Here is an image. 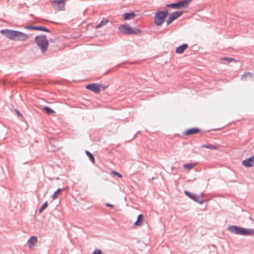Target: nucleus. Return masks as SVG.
<instances>
[{
	"instance_id": "nucleus-1",
	"label": "nucleus",
	"mask_w": 254,
	"mask_h": 254,
	"mask_svg": "<svg viewBox=\"0 0 254 254\" xmlns=\"http://www.w3.org/2000/svg\"><path fill=\"white\" fill-rule=\"evenodd\" d=\"M0 33L9 39L15 41H25L29 38V35L19 31L4 29L0 31Z\"/></svg>"
},
{
	"instance_id": "nucleus-2",
	"label": "nucleus",
	"mask_w": 254,
	"mask_h": 254,
	"mask_svg": "<svg viewBox=\"0 0 254 254\" xmlns=\"http://www.w3.org/2000/svg\"><path fill=\"white\" fill-rule=\"evenodd\" d=\"M118 30L122 34L127 35H138L141 33V29L131 27L127 23L120 25L118 27Z\"/></svg>"
},
{
	"instance_id": "nucleus-3",
	"label": "nucleus",
	"mask_w": 254,
	"mask_h": 254,
	"mask_svg": "<svg viewBox=\"0 0 254 254\" xmlns=\"http://www.w3.org/2000/svg\"><path fill=\"white\" fill-rule=\"evenodd\" d=\"M34 40L41 52L43 54L45 53L47 51L49 45V41L47 39L46 35H39L36 36Z\"/></svg>"
},
{
	"instance_id": "nucleus-4",
	"label": "nucleus",
	"mask_w": 254,
	"mask_h": 254,
	"mask_svg": "<svg viewBox=\"0 0 254 254\" xmlns=\"http://www.w3.org/2000/svg\"><path fill=\"white\" fill-rule=\"evenodd\" d=\"M228 230L233 234L243 236H250L254 233L253 229H247L235 225L229 226Z\"/></svg>"
},
{
	"instance_id": "nucleus-5",
	"label": "nucleus",
	"mask_w": 254,
	"mask_h": 254,
	"mask_svg": "<svg viewBox=\"0 0 254 254\" xmlns=\"http://www.w3.org/2000/svg\"><path fill=\"white\" fill-rule=\"evenodd\" d=\"M169 15V10L165 9L162 10H157L154 17V23L157 26H160L164 22Z\"/></svg>"
},
{
	"instance_id": "nucleus-6",
	"label": "nucleus",
	"mask_w": 254,
	"mask_h": 254,
	"mask_svg": "<svg viewBox=\"0 0 254 254\" xmlns=\"http://www.w3.org/2000/svg\"><path fill=\"white\" fill-rule=\"evenodd\" d=\"M191 1V0H184L177 2H172L168 4L166 6L172 7L174 9H181L188 7L189 4Z\"/></svg>"
},
{
	"instance_id": "nucleus-7",
	"label": "nucleus",
	"mask_w": 254,
	"mask_h": 254,
	"mask_svg": "<svg viewBox=\"0 0 254 254\" xmlns=\"http://www.w3.org/2000/svg\"><path fill=\"white\" fill-rule=\"evenodd\" d=\"M184 13V11H175L171 14H169L168 18L166 20V25L168 26L175 20L178 18Z\"/></svg>"
},
{
	"instance_id": "nucleus-8",
	"label": "nucleus",
	"mask_w": 254,
	"mask_h": 254,
	"mask_svg": "<svg viewBox=\"0 0 254 254\" xmlns=\"http://www.w3.org/2000/svg\"><path fill=\"white\" fill-rule=\"evenodd\" d=\"M53 8L56 11L64 10L65 7V0H52Z\"/></svg>"
},
{
	"instance_id": "nucleus-9",
	"label": "nucleus",
	"mask_w": 254,
	"mask_h": 254,
	"mask_svg": "<svg viewBox=\"0 0 254 254\" xmlns=\"http://www.w3.org/2000/svg\"><path fill=\"white\" fill-rule=\"evenodd\" d=\"M184 193L188 197L193 200L194 201L197 202L200 204H203L204 202V199H203L201 198V196L197 195L193 193L190 192L187 190H185L184 191Z\"/></svg>"
},
{
	"instance_id": "nucleus-10",
	"label": "nucleus",
	"mask_w": 254,
	"mask_h": 254,
	"mask_svg": "<svg viewBox=\"0 0 254 254\" xmlns=\"http://www.w3.org/2000/svg\"><path fill=\"white\" fill-rule=\"evenodd\" d=\"M25 29H30L33 30H39L42 31H44L47 33H50L51 31L47 29L46 27L40 25H28L26 26L25 27Z\"/></svg>"
},
{
	"instance_id": "nucleus-11",
	"label": "nucleus",
	"mask_w": 254,
	"mask_h": 254,
	"mask_svg": "<svg viewBox=\"0 0 254 254\" xmlns=\"http://www.w3.org/2000/svg\"><path fill=\"white\" fill-rule=\"evenodd\" d=\"M101 84L100 83H91L86 86V89L91 90L95 93L98 94L100 93V86Z\"/></svg>"
},
{
	"instance_id": "nucleus-12",
	"label": "nucleus",
	"mask_w": 254,
	"mask_h": 254,
	"mask_svg": "<svg viewBox=\"0 0 254 254\" xmlns=\"http://www.w3.org/2000/svg\"><path fill=\"white\" fill-rule=\"evenodd\" d=\"M243 166L247 168L253 167L254 166V156H252L243 160L242 162Z\"/></svg>"
},
{
	"instance_id": "nucleus-13",
	"label": "nucleus",
	"mask_w": 254,
	"mask_h": 254,
	"mask_svg": "<svg viewBox=\"0 0 254 254\" xmlns=\"http://www.w3.org/2000/svg\"><path fill=\"white\" fill-rule=\"evenodd\" d=\"M200 131V129L197 127H192L187 129L184 132L183 135L186 136L193 135Z\"/></svg>"
},
{
	"instance_id": "nucleus-14",
	"label": "nucleus",
	"mask_w": 254,
	"mask_h": 254,
	"mask_svg": "<svg viewBox=\"0 0 254 254\" xmlns=\"http://www.w3.org/2000/svg\"><path fill=\"white\" fill-rule=\"evenodd\" d=\"M188 45L187 43H184L176 48V53L178 54H183L184 51L188 48Z\"/></svg>"
},
{
	"instance_id": "nucleus-15",
	"label": "nucleus",
	"mask_w": 254,
	"mask_h": 254,
	"mask_svg": "<svg viewBox=\"0 0 254 254\" xmlns=\"http://www.w3.org/2000/svg\"><path fill=\"white\" fill-rule=\"evenodd\" d=\"M135 13L133 11L126 12L123 14V19L124 20H129L135 16Z\"/></svg>"
},
{
	"instance_id": "nucleus-16",
	"label": "nucleus",
	"mask_w": 254,
	"mask_h": 254,
	"mask_svg": "<svg viewBox=\"0 0 254 254\" xmlns=\"http://www.w3.org/2000/svg\"><path fill=\"white\" fill-rule=\"evenodd\" d=\"M144 216L142 214L138 215L136 221L134 223V225L136 226H141L143 224Z\"/></svg>"
},
{
	"instance_id": "nucleus-17",
	"label": "nucleus",
	"mask_w": 254,
	"mask_h": 254,
	"mask_svg": "<svg viewBox=\"0 0 254 254\" xmlns=\"http://www.w3.org/2000/svg\"><path fill=\"white\" fill-rule=\"evenodd\" d=\"M37 241V239L36 236H31L28 241L29 248H32L33 247H35Z\"/></svg>"
},
{
	"instance_id": "nucleus-18",
	"label": "nucleus",
	"mask_w": 254,
	"mask_h": 254,
	"mask_svg": "<svg viewBox=\"0 0 254 254\" xmlns=\"http://www.w3.org/2000/svg\"><path fill=\"white\" fill-rule=\"evenodd\" d=\"M219 63H222L223 62H226L228 63H231V62H234L236 63L237 61L233 58H229V57H220L219 58V61H218Z\"/></svg>"
},
{
	"instance_id": "nucleus-19",
	"label": "nucleus",
	"mask_w": 254,
	"mask_h": 254,
	"mask_svg": "<svg viewBox=\"0 0 254 254\" xmlns=\"http://www.w3.org/2000/svg\"><path fill=\"white\" fill-rule=\"evenodd\" d=\"M201 148H208L211 150H216L218 149V147L211 144H203L201 146Z\"/></svg>"
},
{
	"instance_id": "nucleus-20",
	"label": "nucleus",
	"mask_w": 254,
	"mask_h": 254,
	"mask_svg": "<svg viewBox=\"0 0 254 254\" xmlns=\"http://www.w3.org/2000/svg\"><path fill=\"white\" fill-rule=\"evenodd\" d=\"M109 22V20L107 19H104L101 20L98 24L95 26L96 28H100V27L105 25Z\"/></svg>"
},
{
	"instance_id": "nucleus-21",
	"label": "nucleus",
	"mask_w": 254,
	"mask_h": 254,
	"mask_svg": "<svg viewBox=\"0 0 254 254\" xmlns=\"http://www.w3.org/2000/svg\"><path fill=\"white\" fill-rule=\"evenodd\" d=\"M43 110L48 115H52L55 113V112L52 108L48 106L44 107Z\"/></svg>"
},
{
	"instance_id": "nucleus-22",
	"label": "nucleus",
	"mask_w": 254,
	"mask_h": 254,
	"mask_svg": "<svg viewBox=\"0 0 254 254\" xmlns=\"http://www.w3.org/2000/svg\"><path fill=\"white\" fill-rule=\"evenodd\" d=\"M85 153L87 155V156L89 157L91 162L92 163H95V158H94L93 155L87 150L85 151Z\"/></svg>"
},
{
	"instance_id": "nucleus-23",
	"label": "nucleus",
	"mask_w": 254,
	"mask_h": 254,
	"mask_svg": "<svg viewBox=\"0 0 254 254\" xmlns=\"http://www.w3.org/2000/svg\"><path fill=\"white\" fill-rule=\"evenodd\" d=\"M62 190L61 189H58L53 194L52 198L55 199L57 198L58 194L61 192Z\"/></svg>"
},
{
	"instance_id": "nucleus-24",
	"label": "nucleus",
	"mask_w": 254,
	"mask_h": 254,
	"mask_svg": "<svg viewBox=\"0 0 254 254\" xmlns=\"http://www.w3.org/2000/svg\"><path fill=\"white\" fill-rule=\"evenodd\" d=\"M48 204L47 201L44 202L39 208V213H41L45 208H46L48 206Z\"/></svg>"
},
{
	"instance_id": "nucleus-25",
	"label": "nucleus",
	"mask_w": 254,
	"mask_h": 254,
	"mask_svg": "<svg viewBox=\"0 0 254 254\" xmlns=\"http://www.w3.org/2000/svg\"><path fill=\"white\" fill-rule=\"evenodd\" d=\"M195 164L189 163L185 164L183 166V167L185 169H190L192 168L193 167H194Z\"/></svg>"
},
{
	"instance_id": "nucleus-26",
	"label": "nucleus",
	"mask_w": 254,
	"mask_h": 254,
	"mask_svg": "<svg viewBox=\"0 0 254 254\" xmlns=\"http://www.w3.org/2000/svg\"><path fill=\"white\" fill-rule=\"evenodd\" d=\"M253 74V73L249 72H246L242 75L241 78L243 79L244 78H245L246 76H249V77H251L252 76Z\"/></svg>"
},
{
	"instance_id": "nucleus-27",
	"label": "nucleus",
	"mask_w": 254,
	"mask_h": 254,
	"mask_svg": "<svg viewBox=\"0 0 254 254\" xmlns=\"http://www.w3.org/2000/svg\"><path fill=\"white\" fill-rule=\"evenodd\" d=\"M112 174L114 175L117 176L118 177L121 178L122 177V175L119 172L115 171H112Z\"/></svg>"
},
{
	"instance_id": "nucleus-28",
	"label": "nucleus",
	"mask_w": 254,
	"mask_h": 254,
	"mask_svg": "<svg viewBox=\"0 0 254 254\" xmlns=\"http://www.w3.org/2000/svg\"><path fill=\"white\" fill-rule=\"evenodd\" d=\"M50 144H51V146H54V148L53 149V150L54 151H56V150L59 149V148H60L58 145H57V144H54V143L52 142H51Z\"/></svg>"
},
{
	"instance_id": "nucleus-29",
	"label": "nucleus",
	"mask_w": 254,
	"mask_h": 254,
	"mask_svg": "<svg viewBox=\"0 0 254 254\" xmlns=\"http://www.w3.org/2000/svg\"><path fill=\"white\" fill-rule=\"evenodd\" d=\"M102 252L100 249H97L94 251L92 254H102Z\"/></svg>"
},
{
	"instance_id": "nucleus-30",
	"label": "nucleus",
	"mask_w": 254,
	"mask_h": 254,
	"mask_svg": "<svg viewBox=\"0 0 254 254\" xmlns=\"http://www.w3.org/2000/svg\"><path fill=\"white\" fill-rule=\"evenodd\" d=\"M14 111L18 117L23 118L22 114L18 111V110L15 109Z\"/></svg>"
},
{
	"instance_id": "nucleus-31",
	"label": "nucleus",
	"mask_w": 254,
	"mask_h": 254,
	"mask_svg": "<svg viewBox=\"0 0 254 254\" xmlns=\"http://www.w3.org/2000/svg\"><path fill=\"white\" fill-rule=\"evenodd\" d=\"M107 88V86L103 85L101 84V86H100V90L102 89V90H105Z\"/></svg>"
},
{
	"instance_id": "nucleus-32",
	"label": "nucleus",
	"mask_w": 254,
	"mask_h": 254,
	"mask_svg": "<svg viewBox=\"0 0 254 254\" xmlns=\"http://www.w3.org/2000/svg\"><path fill=\"white\" fill-rule=\"evenodd\" d=\"M105 206H107V207H111V208H113L114 207V205L113 204L109 203H106L105 204Z\"/></svg>"
},
{
	"instance_id": "nucleus-33",
	"label": "nucleus",
	"mask_w": 254,
	"mask_h": 254,
	"mask_svg": "<svg viewBox=\"0 0 254 254\" xmlns=\"http://www.w3.org/2000/svg\"><path fill=\"white\" fill-rule=\"evenodd\" d=\"M51 43H53L56 44L57 42V40L55 38H51L49 40Z\"/></svg>"
},
{
	"instance_id": "nucleus-34",
	"label": "nucleus",
	"mask_w": 254,
	"mask_h": 254,
	"mask_svg": "<svg viewBox=\"0 0 254 254\" xmlns=\"http://www.w3.org/2000/svg\"><path fill=\"white\" fill-rule=\"evenodd\" d=\"M112 70V68H110V69H109L107 70V71L104 72V73H103V75H105L107 74H108V73H109V72H110Z\"/></svg>"
},
{
	"instance_id": "nucleus-35",
	"label": "nucleus",
	"mask_w": 254,
	"mask_h": 254,
	"mask_svg": "<svg viewBox=\"0 0 254 254\" xmlns=\"http://www.w3.org/2000/svg\"><path fill=\"white\" fill-rule=\"evenodd\" d=\"M120 64H134V63L133 62L127 63L126 62H124L121 63Z\"/></svg>"
},
{
	"instance_id": "nucleus-36",
	"label": "nucleus",
	"mask_w": 254,
	"mask_h": 254,
	"mask_svg": "<svg viewBox=\"0 0 254 254\" xmlns=\"http://www.w3.org/2000/svg\"><path fill=\"white\" fill-rule=\"evenodd\" d=\"M139 132H140V131H137V132H136V133L134 135L133 138H135L136 137L137 134L138 133H139Z\"/></svg>"
},
{
	"instance_id": "nucleus-37",
	"label": "nucleus",
	"mask_w": 254,
	"mask_h": 254,
	"mask_svg": "<svg viewBox=\"0 0 254 254\" xmlns=\"http://www.w3.org/2000/svg\"><path fill=\"white\" fill-rule=\"evenodd\" d=\"M219 129H213V130H218Z\"/></svg>"
}]
</instances>
